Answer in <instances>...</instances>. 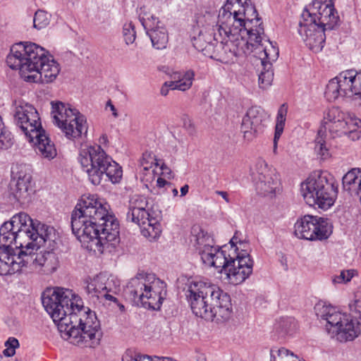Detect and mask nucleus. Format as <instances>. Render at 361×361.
<instances>
[{
	"label": "nucleus",
	"instance_id": "obj_34",
	"mask_svg": "<svg viewBox=\"0 0 361 361\" xmlns=\"http://www.w3.org/2000/svg\"><path fill=\"white\" fill-rule=\"evenodd\" d=\"M178 75L177 80L169 81L167 85H169L171 90H178L180 91H186L189 90L195 78V73L192 70H188L183 73H176L175 75ZM176 78V76L174 77Z\"/></svg>",
	"mask_w": 361,
	"mask_h": 361
},
{
	"label": "nucleus",
	"instance_id": "obj_39",
	"mask_svg": "<svg viewBox=\"0 0 361 361\" xmlns=\"http://www.w3.org/2000/svg\"><path fill=\"white\" fill-rule=\"evenodd\" d=\"M270 361H298L299 357L295 356L285 348L271 349L270 351Z\"/></svg>",
	"mask_w": 361,
	"mask_h": 361
},
{
	"label": "nucleus",
	"instance_id": "obj_5",
	"mask_svg": "<svg viewBox=\"0 0 361 361\" xmlns=\"http://www.w3.org/2000/svg\"><path fill=\"white\" fill-rule=\"evenodd\" d=\"M185 296L192 312L206 320L228 319L232 314L230 295L218 286L202 280L189 281Z\"/></svg>",
	"mask_w": 361,
	"mask_h": 361
},
{
	"label": "nucleus",
	"instance_id": "obj_56",
	"mask_svg": "<svg viewBox=\"0 0 361 361\" xmlns=\"http://www.w3.org/2000/svg\"><path fill=\"white\" fill-rule=\"evenodd\" d=\"M108 142V137L107 135L105 134H103L99 137V142L102 144H104Z\"/></svg>",
	"mask_w": 361,
	"mask_h": 361
},
{
	"label": "nucleus",
	"instance_id": "obj_4",
	"mask_svg": "<svg viewBox=\"0 0 361 361\" xmlns=\"http://www.w3.org/2000/svg\"><path fill=\"white\" fill-rule=\"evenodd\" d=\"M6 63L12 69H18L26 81L49 83L60 72L59 64L42 47L33 42L13 44Z\"/></svg>",
	"mask_w": 361,
	"mask_h": 361
},
{
	"label": "nucleus",
	"instance_id": "obj_44",
	"mask_svg": "<svg viewBox=\"0 0 361 361\" xmlns=\"http://www.w3.org/2000/svg\"><path fill=\"white\" fill-rule=\"evenodd\" d=\"M219 248L215 247L214 245L210 246L209 247H206L204 249L200 250L198 252L199 255L201 257L202 262L208 265L210 264L212 261L214 260V256L216 255V252L219 251Z\"/></svg>",
	"mask_w": 361,
	"mask_h": 361
},
{
	"label": "nucleus",
	"instance_id": "obj_29",
	"mask_svg": "<svg viewBox=\"0 0 361 361\" xmlns=\"http://www.w3.org/2000/svg\"><path fill=\"white\" fill-rule=\"evenodd\" d=\"M33 142L35 145V151L37 154L48 160L53 159L57 154L54 144L46 135L45 130L40 131V135L33 137Z\"/></svg>",
	"mask_w": 361,
	"mask_h": 361
},
{
	"label": "nucleus",
	"instance_id": "obj_51",
	"mask_svg": "<svg viewBox=\"0 0 361 361\" xmlns=\"http://www.w3.org/2000/svg\"><path fill=\"white\" fill-rule=\"evenodd\" d=\"M195 358L196 361H207L205 354L199 351H196Z\"/></svg>",
	"mask_w": 361,
	"mask_h": 361
},
{
	"label": "nucleus",
	"instance_id": "obj_37",
	"mask_svg": "<svg viewBox=\"0 0 361 361\" xmlns=\"http://www.w3.org/2000/svg\"><path fill=\"white\" fill-rule=\"evenodd\" d=\"M314 150L317 157L321 159H327L331 156L329 148L326 142L324 132L322 130L318 131L314 140Z\"/></svg>",
	"mask_w": 361,
	"mask_h": 361
},
{
	"label": "nucleus",
	"instance_id": "obj_2",
	"mask_svg": "<svg viewBox=\"0 0 361 361\" xmlns=\"http://www.w3.org/2000/svg\"><path fill=\"white\" fill-rule=\"evenodd\" d=\"M73 233L94 252H115L120 242L119 222L110 205L95 195L83 196L71 214Z\"/></svg>",
	"mask_w": 361,
	"mask_h": 361
},
{
	"label": "nucleus",
	"instance_id": "obj_48",
	"mask_svg": "<svg viewBox=\"0 0 361 361\" xmlns=\"http://www.w3.org/2000/svg\"><path fill=\"white\" fill-rule=\"evenodd\" d=\"M122 361H156V359L152 360L148 355H133L131 352H126L122 357Z\"/></svg>",
	"mask_w": 361,
	"mask_h": 361
},
{
	"label": "nucleus",
	"instance_id": "obj_40",
	"mask_svg": "<svg viewBox=\"0 0 361 361\" xmlns=\"http://www.w3.org/2000/svg\"><path fill=\"white\" fill-rule=\"evenodd\" d=\"M212 36L207 32L200 31L197 36L192 37V42L194 47L199 51H204L211 45Z\"/></svg>",
	"mask_w": 361,
	"mask_h": 361
},
{
	"label": "nucleus",
	"instance_id": "obj_26",
	"mask_svg": "<svg viewBox=\"0 0 361 361\" xmlns=\"http://www.w3.org/2000/svg\"><path fill=\"white\" fill-rule=\"evenodd\" d=\"M150 215L147 197L140 195H133L128 204L126 220L133 223H139Z\"/></svg>",
	"mask_w": 361,
	"mask_h": 361
},
{
	"label": "nucleus",
	"instance_id": "obj_50",
	"mask_svg": "<svg viewBox=\"0 0 361 361\" xmlns=\"http://www.w3.org/2000/svg\"><path fill=\"white\" fill-rule=\"evenodd\" d=\"M167 83H169V82H166L161 88L160 92L162 96H166L169 93V90L171 89Z\"/></svg>",
	"mask_w": 361,
	"mask_h": 361
},
{
	"label": "nucleus",
	"instance_id": "obj_54",
	"mask_svg": "<svg viewBox=\"0 0 361 361\" xmlns=\"http://www.w3.org/2000/svg\"><path fill=\"white\" fill-rule=\"evenodd\" d=\"M188 190H189V186L188 185H183L180 188V196L181 197L185 196L188 192Z\"/></svg>",
	"mask_w": 361,
	"mask_h": 361
},
{
	"label": "nucleus",
	"instance_id": "obj_52",
	"mask_svg": "<svg viewBox=\"0 0 361 361\" xmlns=\"http://www.w3.org/2000/svg\"><path fill=\"white\" fill-rule=\"evenodd\" d=\"M217 195H220L221 197H222L226 202H230V199L228 198V195L226 192L225 191H220V190H216L215 192Z\"/></svg>",
	"mask_w": 361,
	"mask_h": 361
},
{
	"label": "nucleus",
	"instance_id": "obj_35",
	"mask_svg": "<svg viewBox=\"0 0 361 361\" xmlns=\"http://www.w3.org/2000/svg\"><path fill=\"white\" fill-rule=\"evenodd\" d=\"M288 113V106L283 104L279 109L276 119L275 133L274 137V153L276 154L278 141L280 139L284 129L286 116Z\"/></svg>",
	"mask_w": 361,
	"mask_h": 361
},
{
	"label": "nucleus",
	"instance_id": "obj_14",
	"mask_svg": "<svg viewBox=\"0 0 361 361\" xmlns=\"http://www.w3.org/2000/svg\"><path fill=\"white\" fill-rule=\"evenodd\" d=\"M303 23L317 25L326 30H333L339 20L333 0H314L301 14Z\"/></svg>",
	"mask_w": 361,
	"mask_h": 361
},
{
	"label": "nucleus",
	"instance_id": "obj_24",
	"mask_svg": "<svg viewBox=\"0 0 361 361\" xmlns=\"http://www.w3.org/2000/svg\"><path fill=\"white\" fill-rule=\"evenodd\" d=\"M303 23V19L301 18L298 32L305 44L314 52L321 51L324 46L326 30L318 25L315 27L309 23L306 25Z\"/></svg>",
	"mask_w": 361,
	"mask_h": 361
},
{
	"label": "nucleus",
	"instance_id": "obj_27",
	"mask_svg": "<svg viewBox=\"0 0 361 361\" xmlns=\"http://www.w3.org/2000/svg\"><path fill=\"white\" fill-rule=\"evenodd\" d=\"M27 219V214L20 212L15 214L9 221L5 222L0 227V244L2 246H9L13 243L16 239V229L21 221Z\"/></svg>",
	"mask_w": 361,
	"mask_h": 361
},
{
	"label": "nucleus",
	"instance_id": "obj_57",
	"mask_svg": "<svg viewBox=\"0 0 361 361\" xmlns=\"http://www.w3.org/2000/svg\"><path fill=\"white\" fill-rule=\"evenodd\" d=\"M172 192H173V196L178 195V190L176 188H172Z\"/></svg>",
	"mask_w": 361,
	"mask_h": 361
},
{
	"label": "nucleus",
	"instance_id": "obj_59",
	"mask_svg": "<svg viewBox=\"0 0 361 361\" xmlns=\"http://www.w3.org/2000/svg\"><path fill=\"white\" fill-rule=\"evenodd\" d=\"M298 361H305V360L300 359V360H298Z\"/></svg>",
	"mask_w": 361,
	"mask_h": 361
},
{
	"label": "nucleus",
	"instance_id": "obj_16",
	"mask_svg": "<svg viewBox=\"0 0 361 361\" xmlns=\"http://www.w3.org/2000/svg\"><path fill=\"white\" fill-rule=\"evenodd\" d=\"M120 285L116 276L101 273L87 282L86 292L90 298L118 303L115 295L120 291Z\"/></svg>",
	"mask_w": 361,
	"mask_h": 361
},
{
	"label": "nucleus",
	"instance_id": "obj_23",
	"mask_svg": "<svg viewBox=\"0 0 361 361\" xmlns=\"http://www.w3.org/2000/svg\"><path fill=\"white\" fill-rule=\"evenodd\" d=\"M23 253L9 246L0 245V275H11L20 272L25 267Z\"/></svg>",
	"mask_w": 361,
	"mask_h": 361
},
{
	"label": "nucleus",
	"instance_id": "obj_28",
	"mask_svg": "<svg viewBox=\"0 0 361 361\" xmlns=\"http://www.w3.org/2000/svg\"><path fill=\"white\" fill-rule=\"evenodd\" d=\"M346 113L343 112L339 107L333 106L324 114L323 125L326 130L331 134L338 135V133L343 129L345 125L343 123Z\"/></svg>",
	"mask_w": 361,
	"mask_h": 361
},
{
	"label": "nucleus",
	"instance_id": "obj_25",
	"mask_svg": "<svg viewBox=\"0 0 361 361\" xmlns=\"http://www.w3.org/2000/svg\"><path fill=\"white\" fill-rule=\"evenodd\" d=\"M142 24L150 37L153 47L157 49H165L169 42V36L166 27L158 18L152 16L142 21Z\"/></svg>",
	"mask_w": 361,
	"mask_h": 361
},
{
	"label": "nucleus",
	"instance_id": "obj_42",
	"mask_svg": "<svg viewBox=\"0 0 361 361\" xmlns=\"http://www.w3.org/2000/svg\"><path fill=\"white\" fill-rule=\"evenodd\" d=\"M13 145V136L6 130L0 117V149H8Z\"/></svg>",
	"mask_w": 361,
	"mask_h": 361
},
{
	"label": "nucleus",
	"instance_id": "obj_46",
	"mask_svg": "<svg viewBox=\"0 0 361 361\" xmlns=\"http://www.w3.org/2000/svg\"><path fill=\"white\" fill-rule=\"evenodd\" d=\"M123 34L126 43L127 44H133L136 37L135 27L132 23H126L123 25Z\"/></svg>",
	"mask_w": 361,
	"mask_h": 361
},
{
	"label": "nucleus",
	"instance_id": "obj_55",
	"mask_svg": "<svg viewBox=\"0 0 361 361\" xmlns=\"http://www.w3.org/2000/svg\"><path fill=\"white\" fill-rule=\"evenodd\" d=\"M160 169H161L163 174L171 173V170L164 164H161Z\"/></svg>",
	"mask_w": 361,
	"mask_h": 361
},
{
	"label": "nucleus",
	"instance_id": "obj_22",
	"mask_svg": "<svg viewBox=\"0 0 361 361\" xmlns=\"http://www.w3.org/2000/svg\"><path fill=\"white\" fill-rule=\"evenodd\" d=\"M253 260L250 255L243 250L235 258L231 259V266L227 270V277L231 283L238 285L244 282L252 273Z\"/></svg>",
	"mask_w": 361,
	"mask_h": 361
},
{
	"label": "nucleus",
	"instance_id": "obj_41",
	"mask_svg": "<svg viewBox=\"0 0 361 361\" xmlns=\"http://www.w3.org/2000/svg\"><path fill=\"white\" fill-rule=\"evenodd\" d=\"M50 20L49 15L42 10L35 12L33 18V26L38 29H42L49 25Z\"/></svg>",
	"mask_w": 361,
	"mask_h": 361
},
{
	"label": "nucleus",
	"instance_id": "obj_17",
	"mask_svg": "<svg viewBox=\"0 0 361 361\" xmlns=\"http://www.w3.org/2000/svg\"><path fill=\"white\" fill-rule=\"evenodd\" d=\"M14 122L29 141H33V137L40 135L44 130L37 111L28 104L16 107Z\"/></svg>",
	"mask_w": 361,
	"mask_h": 361
},
{
	"label": "nucleus",
	"instance_id": "obj_13",
	"mask_svg": "<svg viewBox=\"0 0 361 361\" xmlns=\"http://www.w3.org/2000/svg\"><path fill=\"white\" fill-rule=\"evenodd\" d=\"M324 94L329 102L348 98L359 101L361 105V71L347 70L341 72L329 81Z\"/></svg>",
	"mask_w": 361,
	"mask_h": 361
},
{
	"label": "nucleus",
	"instance_id": "obj_49",
	"mask_svg": "<svg viewBox=\"0 0 361 361\" xmlns=\"http://www.w3.org/2000/svg\"><path fill=\"white\" fill-rule=\"evenodd\" d=\"M157 184L159 188H164L166 186L167 188H171V183L166 181L165 179L162 178H159L157 180Z\"/></svg>",
	"mask_w": 361,
	"mask_h": 361
},
{
	"label": "nucleus",
	"instance_id": "obj_3",
	"mask_svg": "<svg viewBox=\"0 0 361 361\" xmlns=\"http://www.w3.org/2000/svg\"><path fill=\"white\" fill-rule=\"evenodd\" d=\"M227 30H220L214 32V39L219 44L216 46L219 58L221 63L233 62L234 58L253 53L254 56L264 60H276L279 51L272 42L264 35L263 25L228 27Z\"/></svg>",
	"mask_w": 361,
	"mask_h": 361
},
{
	"label": "nucleus",
	"instance_id": "obj_15",
	"mask_svg": "<svg viewBox=\"0 0 361 361\" xmlns=\"http://www.w3.org/2000/svg\"><path fill=\"white\" fill-rule=\"evenodd\" d=\"M294 228L298 238L311 241L326 240L332 233V226L327 219L312 215L298 219Z\"/></svg>",
	"mask_w": 361,
	"mask_h": 361
},
{
	"label": "nucleus",
	"instance_id": "obj_33",
	"mask_svg": "<svg viewBox=\"0 0 361 361\" xmlns=\"http://www.w3.org/2000/svg\"><path fill=\"white\" fill-rule=\"evenodd\" d=\"M343 123V129L338 135L348 134L353 139H358L361 135V120L353 114L346 113Z\"/></svg>",
	"mask_w": 361,
	"mask_h": 361
},
{
	"label": "nucleus",
	"instance_id": "obj_9",
	"mask_svg": "<svg viewBox=\"0 0 361 361\" xmlns=\"http://www.w3.org/2000/svg\"><path fill=\"white\" fill-rule=\"evenodd\" d=\"M27 219L21 221L16 229L13 244L16 252L28 254L39 250L48 243L52 247L55 242L56 233L53 227L32 219L27 214Z\"/></svg>",
	"mask_w": 361,
	"mask_h": 361
},
{
	"label": "nucleus",
	"instance_id": "obj_58",
	"mask_svg": "<svg viewBox=\"0 0 361 361\" xmlns=\"http://www.w3.org/2000/svg\"><path fill=\"white\" fill-rule=\"evenodd\" d=\"M231 243L232 244L233 243V239H232V240H231Z\"/></svg>",
	"mask_w": 361,
	"mask_h": 361
},
{
	"label": "nucleus",
	"instance_id": "obj_32",
	"mask_svg": "<svg viewBox=\"0 0 361 361\" xmlns=\"http://www.w3.org/2000/svg\"><path fill=\"white\" fill-rule=\"evenodd\" d=\"M190 241L197 252L214 245L213 238L200 226H194L192 228Z\"/></svg>",
	"mask_w": 361,
	"mask_h": 361
},
{
	"label": "nucleus",
	"instance_id": "obj_20",
	"mask_svg": "<svg viewBox=\"0 0 361 361\" xmlns=\"http://www.w3.org/2000/svg\"><path fill=\"white\" fill-rule=\"evenodd\" d=\"M269 119V114L262 107L253 106L248 109L240 126L244 138L251 141L262 133Z\"/></svg>",
	"mask_w": 361,
	"mask_h": 361
},
{
	"label": "nucleus",
	"instance_id": "obj_11",
	"mask_svg": "<svg viewBox=\"0 0 361 361\" xmlns=\"http://www.w3.org/2000/svg\"><path fill=\"white\" fill-rule=\"evenodd\" d=\"M255 26L260 24L261 19L255 7L250 0H227L226 3L219 10L217 21V27L221 31L228 30V27Z\"/></svg>",
	"mask_w": 361,
	"mask_h": 361
},
{
	"label": "nucleus",
	"instance_id": "obj_47",
	"mask_svg": "<svg viewBox=\"0 0 361 361\" xmlns=\"http://www.w3.org/2000/svg\"><path fill=\"white\" fill-rule=\"evenodd\" d=\"M6 348L3 351V354L6 357H12L16 353V349L19 347L18 339L10 337L5 343Z\"/></svg>",
	"mask_w": 361,
	"mask_h": 361
},
{
	"label": "nucleus",
	"instance_id": "obj_6",
	"mask_svg": "<svg viewBox=\"0 0 361 361\" xmlns=\"http://www.w3.org/2000/svg\"><path fill=\"white\" fill-rule=\"evenodd\" d=\"M350 314L341 313L336 307L319 301L314 305L317 317L326 322V328L341 342L353 341L361 331V292L354 294L348 304Z\"/></svg>",
	"mask_w": 361,
	"mask_h": 361
},
{
	"label": "nucleus",
	"instance_id": "obj_10",
	"mask_svg": "<svg viewBox=\"0 0 361 361\" xmlns=\"http://www.w3.org/2000/svg\"><path fill=\"white\" fill-rule=\"evenodd\" d=\"M302 195L306 203L324 210L330 208L338 195V185L328 171L311 175L301 185Z\"/></svg>",
	"mask_w": 361,
	"mask_h": 361
},
{
	"label": "nucleus",
	"instance_id": "obj_53",
	"mask_svg": "<svg viewBox=\"0 0 361 361\" xmlns=\"http://www.w3.org/2000/svg\"><path fill=\"white\" fill-rule=\"evenodd\" d=\"M107 106H109L110 107V109L111 111H112V114H113V116L114 117H117L118 116V114H117V111L115 108V106L112 104V103L111 102V101H109L106 104V107Z\"/></svg>",
	"mask_w": 361,
	"mask_h": 361
},
{
	"label": "nucleus",
	"instance_id": "obj_7",
	"mask_svg": "<svg viewBox=\"0 0 361 361\" xmlns=\"http://www.w3.org/2000/svg\"><path fill=\"white\" fill-rule=\"evenodd\" d=\"M78 159L82 170L94 185L101 183L104 175L113 183H118L122 178L121 166L114 161L100 145L85 146L81 148Z\"/></svg>",
	"mask_w": 361,
	"mask_h": 361
},
{
	"label": "nucleus",
	"instance_id": "obj_19",
	"mask_svg": "<svg viewBox=\"0 0 361 361\" xmlns=\"http://www.w3.org/2000/svg\"><path fill=\"white\" fill-rule=\"evenodd\" d=\"M31 180V169L29 166L16 164L12 166L10 192L18 202L25 203L29 198Z\"/></svg>",
	"mask_w": 361,
	"mask_h": 361
},
{
	"label": "nucleus",
	"instance_id": "obj_31",
	"mask_svg": "<svg viewBox=\"0 0 361 361\" xmlns=\"http://www.w3.org/2000/svg\"><path fill=\"white\" fill-rule=\"evenodd\" d=\"M135 224L140 226L142 235L149 241L157 240L161 235V226L158 220L151 215L140 222Z\"/></svg>",
	"mask_w": 361,
	"mask_h": 361
},
{
	"label": "nucleus",
	"instance_id": "obj_18",
	"mask_svg": "<svg viewBox=\"0 0 361 361\" xmlns=\"http://www.w3.org/2000/svg\"><path fill=\"white\" fill-rule=\"evenodd\" d=\"M25 267L30 264L32 269L41 275H50L59 267V258L54 249L50 250H35L28 254L23 253Z\"/></svg>",
	"mask_w": 361,
	"mask_h": 361
},
{
	"label": "nucleus",
	"instance_id": "obj_12",
	"mask_svg": "<svg viewBox=\"0 0 361 361\" xmlns=\"http://www.w3.org/2000/svg\"><path fill=\"white\" fill-rule=\"evenodd\" d=\"M53 122L68 139L75 140L87 133L86 117L76 109L61 102H51Z\"/></svg>",
	"mask_w": 361,
	"mask_h": 361
},
{
	"label": "nucleus",
	"instance_id": "obj_43",
	"mask_svg": "<svg viewBox=\"0 0 361 361\" xmlns=\"http://www.w3.org/2000/svg\"><path fill=\"white\" fill-rule=\"evenodd\" d=\"M357 274V271L355 269L343 270L339 274L333 276L332 282L334 284L346 283Z\"/></svg>",
	"mask_w": 361,
	"mask_h": 361
},
{
	"label": "nucleus",
	"instance_id": "obj_36",
	"mask_svg": "<svg viewBox=\"0 0 361 361\" xmlns=\"http://www.w3.org/2000/svg\"><path fill=\"white\" fill-rule=\"evenodd\" d=\"M276 60L265 59L261 60L263 71L259 75V85L262 89H266L271 85L274 79V71L272 70V62Z\"/></svg>",
	"mask_w": 361,
	"mask_h": 361
},
{
	"label": "nucleus",
	"instance_id": "obj_30",
	"mask_svg": "<svg viewBox=\"0 0 361 361\" xmlns=\"http://www.w3.org/2000/svg\"><path fill=\"white\" fill-rule=\"evenodd\" d=\"M343 187L350 195L360 196L361 202V169L349 171L343 177Z\"/></svg>",
	"mask_w": 361,
	"mask_h": 361
},
{
	"label": "nucleus",
	"instance_id": "obj_8",
	"mask_svg": "<svg viewBox=\"0 0 361 361\" xmlns=\"http://www.w3.org/2000/svg\"><path fill=\"white\" fill-rule=\"evenodd\" d=\"M125 292L134 302L156 310L166 298V284L153 274H139L128 281Z\"/></svg>",
	"mask_w": 361,
	"mask_h": 361
},
{
	"label": "nucleus",
	"instance_id": "obj_21",
	"mask_svg": "<svg viewBox=\"0 0 361 361\" xmlns=\"http://www.w3.org/2000/svg\"><path fill=\"white\" fill-rule=\"evenodd\" d=\"M252 178L257 191L262 195L274 192L279 185V175L264 160L256 163Z\"/></svg>",
	"mask_w": 361,
	"mask_h": 361
},
{
	"label": "nucleus",
	"instance_id": "obj_45",
	"mask_svg": "<svg viewBox=\"0 0 361 361\" xmlns=\"http://www.w3.org/2000/svg\"><path fill=\"white\" fill-rule=\"evenodd\" d=\"M159 161H161V160L156 159L151 153L145 152L142 155L141 167H142L143 170L148 171L152 169L154 166H159Z\"/></svg>",
	"mask_w": 361,
	"mask_h": 361
},
{
	"label": "nucleus",
	"instance_id": "obj_1",
	"mask_svg": "<svg viewBox=\"0 0 361 361\" xmlns=\"http://www.w3.org/2000/svg\"><path fill=\"white\" fill-rule=\"evenodd\" d=\"M42 302L63 338L85 348H95L99 344L102 336L99 321L95 312L84 307L82 299L73 290L47 288L42 293Z\"/></svg>",
	"mask_w": 361,
	"mask_h": 361
},
{
	"label": "nucleus",
	"instance_id": "obj_38",
	"mask_svg": "<svg viewBox=\"0 0 361 361\" xmlns=\"http://www.w3.org/2000/svg\"><path fill=\"white\" fill-rule=\"evenodd\" d=\"M214 259L213 261L210 262L209 267H214L215 268H220L221 271L222 269H225L227 271L228 267L231 264V259L234 257H231L230 255L227 257L225 251L221 250L216 252V255L214 256Z\"/></svg>",
	"mask_w": 361,
	"mask_h": 361
}]
</instances>
